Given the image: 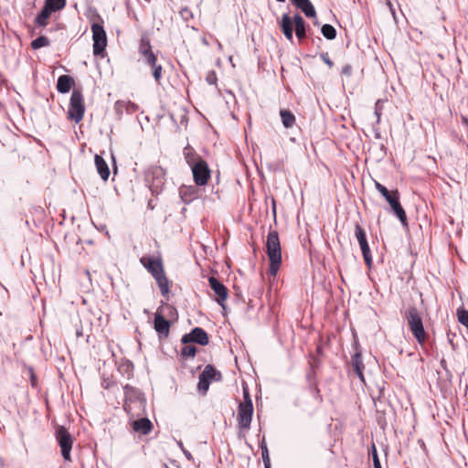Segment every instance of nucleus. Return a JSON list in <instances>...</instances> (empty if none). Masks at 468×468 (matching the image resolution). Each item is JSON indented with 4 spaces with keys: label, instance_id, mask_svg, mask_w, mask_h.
<instances>
[{
    "label": "nucleus",
    "instance_id": "nucleus-40",
    "mask_svg": "<svg viewBox=\"0 0 468 468\" xmlns=\"http://www.w3.org/2000/svg\"><path fill=\"white\" fill-rule=\"evenodd\" d=\"M261 458L264 463V468H269L271 466V459L268 447H263V451H261Z\"/></svg>",
    "mask_w": 468,
    "mask_h": 468
},
{
    "label": "nucleus",
    "instance_id": "nucleus-53",
    "mask_svg": "<svg viewBox=\"0 0 468 468\" xmlns=\"http://www.w3.org/2000/svg\"><path fill=\"white\" fill-rule=\"evenodd\" d=\"M269 468H271V466Z\"/></svg>",
    "mask_w": 468,
    "mask_h": 468
},
{
    "label": "nucleus",
    "instance_id": "nucleus-19",
    "mask_svg": "<svg viewBox=\"0 0 468 468\" xmlns=\"http://www.w3.org/2000/svg\"><path fill=\"white\" fill-rule=\"evenodd\" d=\"M74 84V80L69 75H61L58 79L57 82V90L59 93H68L72 85Z\"/></svg>",
    "mask_w": 468,
    "mask_h": 468
},
{
    "label": "nucleus",
    "instance_id": "nucleus-48",
    "mask_svg": "<svg viewBox=\"0 0 468 468\" xmlns=\"http://www.w3.org/2000/svg\"><path fill=\"white\" fill-rule=\"evenodd\" d=\"M153 174L155 175L157 177H159L164 175L163 169L160 167H156L154 169Z\"/></svg>",
    "mask_w": 468,
    "mask_h": 468
},
{
    "label": "nucleus",
    "instance_id": "nucleus-23",
    "mask_svg": "<svg viewBox=\"0 0 468 468\" xmlns=\"http://www.w3.org/2000/svg\"><path fill=\"white\" fill-rule=\"evenodd\" d=\"M200 375H204L205 378L207 379L208 382L211 381H220L222 378L221 373L217 370L212 365H207L204 370L200 373Z\"/></svg>",
    "mask_w": 468,
    "mask_h": 468
},
{
    "label": "nucleus",
    "instance_id": "nucleus-10",
    "mask_svg": "<svg viewBox=\"0 0 468 468\" xmlns=\"http://www.w3.org/2000/svg\"><path fill=\"white\" fill-rule=\"evenodd\" d=\"M208 283L217 295V303L224 308V302L227 300L229 295L227 287L214 276L208 278Z\"/></svg>",
    "mask_w": 468,
    "mask_h": 468
},
{
    "label": "nucleus",
    "instance_id": "nucleus-25",
    "mask_svg": "<svg viewBox=\"0 0 468 468\" xmlns=\"http://www.w3.org/2000/svg\"><path fill=\"white\" fill-rule=\"evenodd\" d=\"M163 296H167L170 292L169 281L165 276V271L154 277Z\"/></svg>",
    "mask_w": 468,
    "mask_h": 468
},
{
    "label": "nucleus",
    "instance_id": "nucleus-30",
    "mask_svg": "<svg viewBox=\"0 0 468 468\" xmlns=\"http://www.w3.org/2000/svg\"><path fill=\"white\" fill-rule=\"evenodd\" d=\"M124 106V110L128 114H133L138 111L139 106L133 101H117V107Z\"/></svg>",
    "mask_w": 468,
    "mask_h": 468
},
{
    "label": "nucleus",
    "instance_id": "nucleus-9",
    "mask_svg": "<svg viewBox=\"0 0 468 468\" xmlns=\"http://www.w3.org/2000/svg\"><path fill=\"white\" fill-rule=\"evenodd\" d=\"M181 342L184 345L197 343L200 346H207L208 344V335L203 328L195 327L190 333L182 336Z\"/></svg>",
    "mask_w": 468,
    "mask_h": 468
},
{
    "label": "nucleus",
    "instance_id": "nucleus-22",
    "mask_svg": "<svg viewBox=\"0 0 468 468\" xmlns=\"http://www.w3.org/2000/svg\"><path fill=\"white\" fill-rule=\"evenodd\" d=\"M55 12L51 10L48 6L44 5L43 8L39 12V14L35 18V24L37 27H45L48 24V19L50 16L51 13Z\"/></svg>",
    "mask_w": 468,
    "mask_h": 468
},
{
    "label": "nucleus",
    "instance_id": "nucleus-47",
    "mask_svg": "<svg viewBox=\"0 0 468 468\" xmlns=\"http://www.w3.org/2000/svg\"><path fill=\"white\" fill-rule=\"evenodd\" d=\"M363 370L364 369L354 370V373L359 378V379L362 382H365V378H364V375H363Z\"/></svg>",
    "mask_w": 468,
    "mask_h": 468
},
{
    "label": "nucleus",
    "instance_id": "nucleus-13",
    "mask_svg": "<svg viewBox=\"0 0 468 468\" xmlns=\"http://www.w3.org/2000/svg\"><path fill=\"white\" fill-rule=\"evenodd\" d=\"M141 262L147 269V271L152 274L153 277H155L158 274L165 271L163 264H162V261L160 259H155V258L141 259Z\"/></svg>",
    "mask_w": 468,
    "mask_h": 468
},
{
    "label": "nucleus",
    "instance_id": "nucleus-1",
    "mask_svg": "<svg viewBox=\"0 0 468 468\" xmlns=\"http://www.w3.org/2000/svg\"><path fill=\"white\" fill-rule=\"evenodd\" d=\"M266 251L270 261V274L275 276L282 264V248L276 230H270L268 233Z\"/></svg>",
    "mask_w": 468,
    "mask_h": 468
},
{
    "label": "nucleus",
    "instance_id": "nucleus-6",
    "mask_svg": "<svg viewBox=\"0 0 468 468\" xmlns=\"http://www.w3.org/2000/svg\"><path fill=\"white\" fill-rule=\"evenodd\" d=\"M93 54L94 56H103L107 46V36L103 27L99 23L91 25Z\"/></svg>",
    "mask_w": 468,
    "mask_h": 468
},
{
    "label": "nucleus",
    "instance_id": "nucleus-51",
    "mask_svg": "<svg viewBox=\"0 0 468 468\" xmlns=\"http://www.w3.org/2000/svg\"><path fill=\"white\" fill-rule=\"evenodd\" d=\"M260 447H261V451H263V447H267V444H266L264 437L262 438L261 441L260 442Z\"/></svg>",
    "mask_w": 468,
    "mask_h": 468
},
{
    "label": "nucleus",
    "instance_id": "nucleus-15",
    "mask_svg": "<svg viewBox=\"0 0 468 468\" xmlns=\"http://www.w3.org/2000/svg\"><path fill=\"white\" fill-rule=\"evenodd\" d=\"M280 26L284 37L289 40H293V18L285 13L282 16Z\"/></svg>",
    "mask_w": 468,
    "mask_h": 468
},
{
    "label": "nucleus",
    "instance_id": "nucleus-2",
    "mask_svg": "<svg viewBox=\"0 0 468 468\" xmlns=\"http://www.w3.org/2000/svg\"><path fill=\"white\" fill-rule=\"evenodd\" d=\"M377 190L383 196V197L389 204L393 213L399 218L403 227H408V218L406 212L399 202V193L398 190L389 191L386 186L379 182L375 181Z\"/></svg>",
    "mask_w": 468,
    "mask_h": 468
},
{
    "label": "nucleus",
    "instance_id": "nucleus-29",
    "mask_svg": "<svg viewBox=\"0 0 468 468\" xmlns=\"http://www.w3.org/2000/svg\"><path fill=\"white\" fill-rule=\"evenodd\" d=\"M322 35L328 40H333L336 37L335 28L329 24H324L321 28Z\"/></svg>",
    "mask_w": 468,
    "mask_h": 468
},
{
    "label": "nucleus",
    "instance_id": "nucleus-3",
    "mask_svg": "<svg viewBox=\"0 0 468 468\" xmlns=\"http://www.w3.org/2000/svg\"><path fill=\"white\" fill-rule=\"evenodd\" d=\"M404 317L413 336L418 343L422 344L426 340V332L423 326L422 318L420 312L414 306H409L405 311Z\"/></svg>",
    "mask_w": 468,
    "mask_h": 468
},
{
    "label": "nucleus",
    "instance_id": "nucleus-26",
    "mask_svg": "<svg viewBox=\"0 0 468 468\" xmlns=\"http://www.w3.org/2000/svg\"><path fill=\"white\" fill-rule=\"evenodd\" d=\"M163 296H167L170 292L169 281L165 276V271L154 277Z\"/></svg>",
    "mask_w": 468,
    "mask_h": 468
},
{
    "label": "nucleus",
    "instance_id": "nucleus-5",
    "mask_svg": "<svg viewBox=\"0 0 468 468\" xmlns=\"http://www.w3.org/2000/svg\"><path fill=\"white\" fill-rule=\"evenodd\" d=\"M56 440L60 447L61 455L65 461H71L70 452L73 445V437L63 426H58L55 431Z\"/></svg>",
    "mask_w": 468,
    "mask_h": 468
},
{
    "label": "nucleus",
    "instance_id": "nucleus-27",
    "mask_svg": "<svg viewBox=\"0 0 468 468\" xmlns=\"http://www.w3.org/2000/svg\"><path fill=\"white\" fill-rule=\"evenodd\" d=\"M282 124L285 128H292L295 122V117L292 112L288 110H281L280 112Z\"/></svg>",
    "mask_w": 468,
    "mask_h": 468
},
{
    "label": "nucleus",
    "instance_id": "nucleus-31",
    "mask_svg": "<svg viewBox=\"0 0 468 468\" xmlns=\"http://www.w3.org/2000/svg\"><path fill=\"white\" fill-rule=\"evenodd\" d=\"M351 364L353 370L364 369L365 366L362 360V356L360 352H356L351 358Z\"/></svg>",
    "mask_w": 468,
    "mask_h": 468
},
{
    "label": "nucleus",
    "instance_id": "nucleus-7",
    "mask_svg": "<svg viewBox=\"0 0 468 468\" xmlns=\"http://www.w3.org/2000/svg\"><path fill=\"white\" fill-rule=\"evenodd\" d=\"M123 389L125 395L124 410L131 411L133 410V403L137 404L139 408L144 406V394L139 389L129 385H126Z\"/></svg>",
    "mask_w": 468,
    "mask_h": 468
},
{
    "label": "nucleus",
    "instance_id": "nucleus-44",
    "mask_svg": "<svg viewBox=\"0 0 468 468\" xmlns=\"http://www.w3.org/2000/svg\"><path fill=\"white\" fill-rule=\"evenodd\" d=\"M320 58H321V59H322L325 64H327L329 67H333L334 63H333V61L330 59V58H329V56H328V53H326V52L321 53V54H320Z\"/></svg>",
    "mask_w": 468,
    "mask_h": 468
},
{
    "label": "nucleus",
    "instance_id": "nucleus-11",
    "mask_svg": "<svg viewBox=\"0 0 468 468\" xmlns=\"http://www.w3.org/2000/svg\"><path fill=\"white\" fill-rule=\"evenodd\" d=\"M253 415V407L239 404L238 407V423L239 428L248 430L250 427Z\"/></svg>",
    "mask_w": 468,
    "mask_h": 468
},
{
    "label": "nucleus",
    "instance_id": "nucleus-39",
    "mask_svg": "<svg viewBox=\"0 0 468 468\" xmlns=\"http://www.w3.org/2000/svg\"><path fill=\"white\" fill-rule=\"evenodd\" d=\"M239 404L249 406V407H253L252 400H251L250 395L249 393L248 388H243V401L240 402Z\"/></svg>",
    "mask_w": 468,
    "mask_h": 468
},
{
    "label": "nucleus",
    "instance_id": "nucleus-12",
    "mask_svg": "<svg viewBox=\"0 0 468 468\" xmlns=\"http://www.w3.org/2000/svg\"><path fill=\"white\" fill-rule=\"evenodd\" d=\"M139 53L144 58L146 64H154L156 61V57L152 50L150 39L146 35L141 37Z\"/></svg>",
    "mask_w": 468,
    "mask_h": 468
},
{
    "label": "nucleus",
    "instance_id": "nucleus-52",
    "mask_svg": "<svg viewBox=\"0 0 468 468\" xmlns=\"http://www.w3.org/2000/svg\"><path fill=\"white\" fill-rule=\"evenodd\" d=\"M36 381H37L36 378L34 376H32V378H31V384H32L33 387L36 385Z\"/></svg>",
    "mask_w": 468,
    "mask_h": 468
},
{
    "label": "nucleus",
    "instance_id": "nucleus-32",
    "mask_svg": "<svg viewBox=\"0 0 468 468\" xmlns=\"http://www.w3.org/2000/svg\"><path fill=\"white\" fill-rule=\"evenodd\" d=\"M45 5L57 12L65 7L66 0H46Z\"/></svg>",
    "mask_w": 468,
    "mask_h": 468
},
{
    "label": "nucleus",
    "instance_id": "nucleus-33",
    "mask_svg": "<svg viewBox=\"0 0 468 468\" xmlns=\"http://www.w3.org/2000/svg\"><path fill=\"white\" fill-rule=\"evenodd\" d=\"M198 378L199 380L197 383V390L200 394L206 395L209 388L210 382H208L207 379L205 378L204 375H199Z\"/></svg>",
    "mask_w": 468,
    "mask_h": 468
},
{
    "label": "nucleus",
    "instance_id": "nucleus-20",
    "mask_svg": "<svg viewBox=\"0 0 468 468\" xmlns=\"http://www.w3.org/2000/svg\"><path fill=\"white\" fill-rule=\"evenodd\" d=\"M96 169L101 176V179L106 181L110 176V169L105 160L99 154L95 155L94 158Z\"/></svg>",
    "mask_w": 468,
    "mask_h": 468
},
{
    "label": "nucleus",
    "instance_id": "nucleus-28",
    "mask_svg": "<svg viewBox=\"0 0 468 468\" xmlns=\"http://www.w3.org/2000/svg\"><path fill=\"white\" fill-rule=\"evenodd\" d=\"M359 246H360V249H361L362 255H363V258H364L366 265L368 268H371L372 264H373V259H372V255H371V251H370V248H369L368 242L365 243V244H361Z\"/></svg>",
    "mask_w": 468,
    "mask_h": 468
},
{
    "label": "nucleus",
    "instance_id": "nucleus-8",
    "mask_svg": "<svg viewBox=\"0 0 468 468\" xmlns=\"http://www.w3.org/2000/svg\"><path fill=\"white\" fill-rule=\"evenodd\" d=\"M190 168L196 185L199 186L207 185L208 179L210 178V169L207 165V163L205 160L199 161L190 166Z\"/></svg>",
    "mask_w": 468,
    "mask_h": 468
},
{
    "label": "nucleus",
    "instance_id": "nucleus-38",
    "mask_svg": "<svg viewBox=\"0 0 468 468\" xmlns=\"http://www.w3.org/2000/svg\"><path fill=\"white\" fill-rule=\"evenodd\" d=\"M372 461L374 468H382L375 444L372 445Z\"/></svg>",
    "mask_w": 468,
    "mask_h": 468
},
{
    "label": "nucleus",
    "instance_id": "nucleus-35",
    "mask_svg": "<svg viewBox=\"0 0 468 468\" xmlns=\"http://www.w3.org/2000/svg\"><path fill=\"white\" fill-rule=\"evenodd\" d=\"M355 235L359 245L367 243L366 232L358 223L355 227Z\"/></svg>",
    "mask_w": 468,
    "mask_h": 468
},
{
    "label": "nucleus",
    "instance_id": "nucleus-37",
    "mask_svg": "<svg viewBox=\"0 0 468 468\" xmlns=\"http://www.w3.org/2000/svg\"><path fill=\"white\" fill-rule=\"evenodd\" d=\"M153 68V77L154 80L159 82L160 79L162 78V70L163 68L161 65H157L156 61L154 64H148Z\"/></svg>",
    "mask_w": 468,
    "mask_h": 468
},
{
    "label": "nucleus",
    "instance_id": "nucleus-18",
    "mask_svg": "<svg viewBox=\"0 0 468 468\" xmlns=\"http://www.w3.org/2000/svg\"><path fill=\"white\" fill-rule=\"evenodd\" d=\"M153 428L152 422L147 418H142L133 421V429L141 434H148Z\"/></svg>",
    "mask_w": 468,
    "mask_h": 468
},
{
    "label": "nucleus",
    "instance_id": "nucleus-42",
    "mask_svg": "<svg viewBox=\"0 0 468 468\" xmlns=\"http://www.w3.org/2000/svg\"><path fill=\"white\" fill-rule=\"evenodd\" d=\"M217 75H216V72L214 70H210L207 72V76H206V81L209 84V85H214L217 83Z\"/></svg>",
    "mask_w": 468,
    "mask_h": 468
},
{
    "label": "nucleus",
    "instance_id": "nucleus-46",
    "mask_svg": "<svg viewBox=\"0 0 468 468\" xmlns=\"http://www.w3.org/2000/svg\"><path fill=\"white\" fill-rule=\"evenodd\" d=\"M351 72H352V68L349 65L345 66L342 69V73L345 75H351Z\"/></svg>",
    "mask_w": 468,
    "mask_h": 468
},
{
    "label": "nucleus",
    "instance_id": "nucleus-17",
    "mask_svg": "<svg viewBox=\"0 0 468 468\" xmlns=\"http://www.w3.org/2000/svg\"><path fill=\"white\" fill-rule=\"evenodd\" d=\"M293 27L297 38L302 41L306 37V24L300 14L293 16Z\"/></svg>",
    "mask_w": 468,
    "mask_h": 468
},
{
    "label": "nucleus",
    "instance_id": "nucleus-34",
    "mask_svg": "<svg viewBox=\"0 0 468 468\" xmlns=\"http://www.w3.org/2000/svg\"><path fill=\"white\" fill-rule=\"evenodd\" d=\"M48 45L49 40L45 36H40L31 42V47L33 49H38L43 47H48Z\"/></svg>",
    "mask_w": 468,
    "mask_h": 468
},
{
    "label": "nucleus",
    "instance_id": "nucleus-49",
    "mask_svg": "<svg viewBox=\"0 0 468 468\" xmlns=\"http://www.w3.org/2000/svg\"><path fill=\"white\" fill-rule=\"evenodd\" d=\"M373 131H374L375 137L377 139H379L380 138V132H379V129L378 127H376L375 124H373Z\"/></svg>",
    "mask_w": 468,
    "mask_h": 468
},
{
    "label": "nucleus",
    "instance_id": "nucleus-43",
    "mask_svg": "<svg viewBox=\"0 0 468 468\" xmlns=\"http://www.w3.org/2000/svg\"><path fill=\"white\" fill-rule=\"evenodd\" d=\"M176 444L178 445V447L181 449V451L183 452L185 457L188 460V461H193L194 458L191 454V452L189 451H187L186 449H185L184 447V444L182 442V441H176Z\"/></svg>",
    "mask_w": 468,
    "mask_h": 468
},
{
    "label": "nucleus",
    "instance_id": "nucleus-41",
    "mask_svg": "<svg viewBox=\"0 0 468 468\" xmlns=\"http://www.w3.org/2000/svg\"><path fill=\"white\" fill-rule=\"evenodd\" d=\"M180 16L185 21H189L191 18H193V13L188 7H184L179 12Z\"/></svg>",
    "mask_w": 468,
    "mask_h": 468
},
{
    "label": "nucleus",
    "instance_id": "nucleus-14",
    "mask_svg": "<svg viewBox=\"0 0 468 468\" xmlns=\"http://www.w3.org/2000/svg\"><path fill=\"white\" fill-rule=\"evenodd\" d=\"M154 327L160 337H166L169 334L170 322L161 314L156 313L154 320Z\"/></svg>",
    "mask_w": 468,
    "mask_h": 468
},
{
    "label": "nucleus",
    "instance_id": "nucleus-21",
    "mask_svg": "<svg viewBox=\"0 0 468 468\" xmlns=\"http://www.w3.org/2000/svg\"><path fill=\"white\" fill-rule=\"evenodd\" d=\"M183 154H184V157H185V160L186 162V164L189 165V166H192L194 164L199 162V161H203L204 159L202 157H200L197 153L196 151L194 150V148L192 146H190L189 144H187L184 150H183Z\"/></svg>",
    "mask_w": 468,
    "mask_h": 468
},
{
    "label": "nucleus",
    "instance_id": "nucleus-45",
    "mask_svg": "<svg viewBox=\"0 0 468 468\" xmlns=\"http://www.w3.org/2000/svg\"><path fill=\"white\" fill-rule=\"evenodd\" d=\"M375 115L377 117L376 124H378L380 122V116H381V111H380V108H379V101H378L376 102Z\"/></svg>",
    "mask_w": 468,
    "mask_h": 468
},
{
    "label": "nucleus",
    "instance_id": "nucleus-24",
    "mask_svg": "<svg viewBox=\"0 0 468 468\" xmlns=\"http://www.w3.org/2000/svg\"><path fill=\"white\" fill-rule=\"evenodd\" d=\"M180 197L185 203H189L197 197V189L195 186H183L179 189Z\"/></svg>",
    "mask_w": 468,
    "mask_h": 468
},
{
    "label": "nucleus",
    "instance_id": "nucleus-16",
    "mask_svg": "<svg viewBox=\"0 0 468 468\" xmlns=\"http://www.w3.org/2000/svg\"><path fill=\"white\" fill-rule=\"evenodd\" d=\"M292 5L300 9L307 17H315L316 12L310 0H291Z\"/></svg>",
    "mask_w": 468,
    "mask_h": 468
},
{
    "label": "nucleus",
    "instance_id": "nucleus-50",
    "mask_svg": "<svg viewBox=\"0 0 468 468\" xmlns=\"http://www.w3.org/2000/svg\"><path fill=\"white\" fill-rule=\"evenodd\" d=\"M114 109L118 114H122L124 110V106L117 107V101L115 102Z\"/></svg>",
    "mask_w": 468,
    "mask_h": 468
},
{
    "label": "nucleus",
    "instance_id": "nucleus-36",
    "mask_svg": "<svg viewBox=\"0 0 468 468\" xmlns=\"http://www.w3.org/2000/svg\"><path fill=\"white\" fill-rule=\"evenodd\" d=\"M197 351V349L195 346H191V345L185 346L181 349V356L185 358L194 357L196 356Z\"/></svg>",
    "mask_w": 468,
    "mask_h": 468
},
{
    "label": "nucleus",
    "instance_id": "nucleus-4",
    "mask_svg": "<svg viewBox=\"0 0 468 468\" xmlns=\"http://www.w3.org/2000/svg\"><path fill=\"white\" fill-rule=\"evenodd\" d=\"M84 112L85 105L82 92L74 89L69 100L68 119L79 123L82 120Z\"/></svg>",
    "mask_w": 468,
    "mask_h": 468
}]
</instances>
